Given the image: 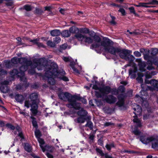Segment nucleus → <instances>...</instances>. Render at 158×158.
I'll use <instances>...</instances> for the list:
<instances>
[{"mask_svg": "<svg viewBox=\"0 0 158 158\" xmlns=\"http://www.w3.org/2000/svg\"><path fill=\"white\" fill-rule=\"evenodd\" d=\"M102 44L104 47L106 51L108 53L115 56L118 54L121 58L129 60L131 63L134 60V56L130 54L131 52V51L114 47L111 45L113 44V42L109 39H106L102 42Z\"/></svg>", "mask_w": 158, "mask_h": 158, "instance_id": "1", "label": "nucleus"}, {"mask_svg": "<svg viewBox=\"0 0 158 158\" xmlns=\"http://www.w3.org/2000/svg\"><path fill=\"white\" fill-rule=\"evenodd\" d=\"M59 98L64 101L67 100L69 102L67 106L70 108H74L76 110H79L80 108L79 103L77 102L78 100H81V99L79 96L77 95L73 96L67 92H60L58 94Z\"/></svg>", "mask_w": 158, "mask_h": 158, "instance_id": "2", "label": "nucleus"}, {"mask_svg": "<svg viewBox=\"0 0 158 158\" xmlns=\"http://www.w3.org/2000/svg\"><path fill=\"white\" fill-rule=\"evenodd\" d=\"M19 60V63L22 65L19 68V71L15 69L10 72V74L13 76L18 75L20 77L21 81L26 82L27 79L24 76V72L27 70L28 65L30 64L31 62L24 57H22Z\"/></svg>", "mask_w": 158, "mask_h": 158, "instance_id": "3", "label": "nucleus"}, {"mask_svg": "<svg viewBox=\"0 0 158 158\" xmlns=\"http://www.w3.org/2000/svg\"><path fill=\"white\" fill-rule=\"evenodd\" d=\"M38 95L36 93H33L30 95L28 98L30 99L26 100L24 102V106L27 108L31 107V111L34 115H36L38 113V105L37 104Z\"/></svg>", "mask_w": 158, "mask_h": 158, "instance_id": "4", "label": "nucleus"}, {"mask_svg": "<svg viewBox=\"0 0 158 158\" xmlns=\"http://www.w3.org/2000/svg\"><path fill=\"white\" fill-rule=\"evenodd\" d=\"M31 61V63L28 65V67L29 66L31 65V69L28 70V72L29 73L32 75L35 73V69L36 68H37L39 70H42L43 69L44 70L46 65H47L46 64V62L40 60H33V63Z\"/></svg>", "mask_w": 158, "mask_h": 158, "instance_id": "5", "label": "nucleus"}, {"mask_svg": "<svg viewBox=\"0 0 158 158\" xmlns=\"http://www.w3.org/2000/svg\"><path fill=\"white\" fill-rule=\"evenodd\" d=\"M51 66V63L50 65H46L44 70V71H45V76L48 78V83L51 85H54L55 83L54 77H57V76L55 75L53 71L54 67H52Z\"/></svg>", "mask_w": 158, "mask_h": 158, "instance_id": "6", "label": "nucleus"}, {"mask_svg": "<svg viewBox=\"0 0 158 158\" xmlns=\"http://www.w3.org/2000/svg\"><path fill=\"white\" fill-rule=\"evenodd\" d=\"M51 66L52 67H54L53 71L55 75L57 76V77L65 81H69L68 78L64 76L65 74V71L63 70H60L59 72L58 71V66L56 63L54 62H52Z\"/></svg>", "mask_w": 158, "mask_h": 158, "instance_id": "7", "label": "nucleus"}, {"mask_svg": "<svg viewBox=\"0 0 158 158\" xmlns=\"http://www.w3.org/2000/svg\"><path fill=\"white\" fill-rule=\"evenodd\" d=\"M106 39H109L107 38H104L103 40L100 42H95L91 46L90 48L92 49L94 48H99L101 46H102L103 48V49L104 50V51L105 52L108 53L106 51L104 47L102 45V42L104 41Z\"/></svg>", "mask_w": 158, "mask_h": 158, "instance_id": "8", "label": "nucleus"}, {"mask_svg": "<svg viewBox=\"0 0 158 158\" xmlns=\"http://www.w3.org/2000/svg\"><path fill=\"white\" fill-rule=\"evenodd\" d=\"M152 87H148V88L151 90H153L156 89H158V81L155 79H152L151 80V84Z\"/></svg>", "mask_w": 158, "mask_h": 158, "instance_id": "9", "label": "nucleus"}, {"mask_svg": "<svg viewBox=\"0 0 158 158\" xmlns=\"http://www.w3.org/2000/svg\"><path fill=\"white\" fill-rule=\"evenodd\" d=\"M91 119L90 116H87V118H85L83 117L79 116V117L75 119L74 121L78 123H82L85 122V120H89Z\"/></svg>", "mask_w": 158, "mask_h": 158, "instance_id": "10", "label": "nucleus"}, {"mask_svg": "<svg viewBox=\"0 0 158 158\" xmlns=\"http://www.w3.org/2000/svg\"><path fill=\"white\" fill-rule=\"evenodd\" d=\"M99 90L102 94H108L111 92V89L110 86H107L100 88Z\"/></svg>", "mask_w": 158, "mask_h": 158, "instance_id": "11", "label": "nucleus"}, {"mask_svg": "<svg viewBox=\"0 0 158 158\" xmlns=\"http://www.w3.org/2000/svg\"><path fill=\"white\" fill-rule=\"evenodd\" d=\"M136 61L138 62V65L139 67L140 70L142 72L145 71L146 70L145 68L146 66L145 62H142L141 59H137Z\"/></svg>", "mask_w": 158, "mask_h": 158, "instance_id": "12", "label": "nucleus"}, {"mask_svg": "<svg viewBox=\"0 0 158 158\" xmlns=\"http://www.w3.org/2000/svg\"><path fill=\"white\" fill-rule=\"evenodd\" d=\"M105 100L109 103H113L116 102V98L112 95H109L106 98Z\"/></svg>", "mask_w": 158, "mask_h": 158, "instance_id": "13", "label": "nucleus"}, {"mask_svg": "<svg viewBox=\"0 0 158 158\" xmlns=\"http://www.w3.org/2000/svg\"><path fill=\"white\" fill-rule=\"evenodd\" d=\"M153 139V137H150L146 138L144 136H141L140 140L143 143L147 144L150 142H152Z\"/></svg>", "mask_w": 158, "mask_h": 158, "instance_id": "14", "label": "nucleus"}, {"mask_svg": "<svg viewBox=\"0 0 158 158\" xmlns=\"http://www.w3.org/2000/svg\"><path fill=\"white\" fill-rule=\"evenodd\" d=\"M15 98L17 102L21 104L23 103L25 99L23 95L19 94H16L15 95Z\"/></svg>", "mask_w": 158, "mask_h": 158, "instance_id": "15", "label": "nucleus"}, {"mask_svg": "<svg viewBox=\"0 0 158 158\" xmlns=\"http://www.w3.org/2000/svg\"><path fill=\"white\" fill-rule=\"evenodd\" d=\"M118 101L117 103V104L120 106H122L124 104V96L123 94H119L118 97Z\"/></svg>", "mask_w": 158, "mask_h": 158, "instance_id": "16", "label": "nucleus"}, {"mask_svg": "<svg viewBox=\"0 0 158 158\" xmlns=\"http://www.w3.org/2000/svg\"><path fill=\"white\" fill-rule=\"evenodd\" d=\"M133 110L135 111L134 113L135 115H139L141 114L142 111V109L139 105H136V108H134Z\"/></svg>", "mask_w": 158, "mask_h": 158, "instance_id": "17", "label": "nucleus"}, {"mask_svg": "<svg viewBox=\"0 0 158 158\" xmlns=\"http://www.w3.org/2000/svg\"><path fill=\"white\" fill-rule=\"evenodd\" d=\"M77 114L79 116L85 118H87L88 116H87V112L82 109H81L80 110L78 111Z\"/></svg>", "mask_w": 158, "mask_h": 158, "instance_id": "18", "label": "nucleus"}, {"mask_svg": "<svg viewBox=\"0 0 158 158\" xmlns=\"http://www.w3.org/2000/svg\"><path fill=\"white\" fill-rule=\"evenodd\" d=\"M60 31L59 30L55 29L51 31L50 32L51 35L53 36H57L60 34Z\"/></svg>", "mask_w": 158, "mask_h": 158, "instance_id": "19", "label": "nucleus"}, {"mask_svg": "<svg viewBox=\"0 0 158 158\" xmlns=\"http://www.w3.org/2000/svg\"><path fill=\"white\" fill-rule=\"evenodd\" d=\"M152 147L153 148L158 149V139L153 138V139L152 142Z\"/></svg>", "mask_w": 158, "mask_h": 158, "instance_id": "20", "label": "nucleus"}, {"mask_svg": "<svg viewBox=\"0 0 158 158\" xmlns=\"http://www.w3.org/2000/svg\"><path fill=\"white\" fill-rule=\"evenodd\" d=\"M37 139L39 142L40 144V148H41L43 152H44L45 151V149L42 146V145L44 144L45 143L44 140L40 138Z\"/></svg>", "mask_w": 158, "mask_h": 158, "instance_id": "21", "label": "nucleus"}, {"mask_svg": "<svg viewBox=\"0 0 158 158\" xmlns=\"http://www.w3.org/2000/svg\"><path fill=\"white\" fill-rule=\"evenodd\" d=\"M0 90L1 92L4 93H6L8 91V87L6 85H1L0 87Z\"/></svg>", "mask_w": 158, "mask_h": 158, "instance_id": "22", "label": "nucleus"}, {"mask_svg": "<svg viewBox=\"0 0 158 158\" xmlns=\"http://www.w3.org/2000/svg\"><path fill=\"white\" fill-rule=\"evenodd\" d=\"M83 40H84V41L85 43L90 44L93 42V39L90 37H87L85 35Z\"/></svg>", "mask_w": 158, "mask_h": 158, "instance_id": "23", "label": "nucleus"}, {"mask_svg": "<svg viewBox=\"0 0 158 158\" xmlns=\"http://www.w3.org/2000/svg\"><path fill=\"white\" fill-rule=\"evenodd\" d=\"M85 35H82L81 33H78L75 35V37L79 40L82 41L84 40Z\"/></svg>", "mask_w": 158, "mask_h": 158, "instance_id": "24", "label": "nucleus"}, {"mask_svg": "<svg viewBox=\"0 0 158 158\" xmlns=\"http://www.w3.org/2000/svg\"><path fill=\"white\" fill-rule=\"evenodd\" d=\"M61 34L64 37H68L70 36V34L68 30H65L62 31Z\"/></svg>", "mask_w": 158, "mask_h": 158, "instance_id": "25", "label": "nucleus"}, {"mask_svg": "<svg viewBox=\"0 0 158 158\" xmlns=\"http://www.w3.org/2000/svg\"><path fill=\"white\" fill-rule=\"evenodd\" d=\"M85 126V127H88L90 130H92L93 127V123L91 121H88Z\"/></svg>", "mask_w": 158, "mask_h": 158, "instance_id": "26", "label": "nucleus"}, {"mask_svg": "<svg viewBox=\"0 0 158 158\" xmlns=\"http://www.w3.org/2000/svg\"><path fill=\"white\" fill-rule=\"evenodd\" d=\"M47 44L48 46L52 48H54L56 46V44L53 41L52 42V40H49L48 41L47 43Z\"/></svg>", "mask_w": 158, "mask_h": 158, "instance_id": "27", "label": "nucleus"}, {"mask_svg": "<svg viewBox=\"0 0 158 158\" xmlns=\"http://www.w3.org/2000/svg\"><path fill=\"white\" fill-rule=\"evenodd\" d=\"M24 149L28 152H30L31 151V148L30 145L27 143L25 144Z\"/></svg>", "mask_w": 158, "mask_h": 158, "instance_id": "28", "label": "nucleus"}, {"mask_svg": "<svg viewBox=\"0 0 158 158\" xmlns=\"http://www.w3.org/2000/svg\"><path fill=\"white\" fill-rule=\"evenodd\" d=\"M44 148L45 150L51 152H53L54 150V148L51 146H46Z\"/></svg>", "mask_w": 158, "mask_h": 158, "instance_id": "29", "label": "nucleus"}, {"mask_svg": "<svg viewBox=\"0 0 158 158\" xmlns=\"http://www.w3.org/2000/svg\"><path fill=\"white\" fill-rule=\"evenodd\" d=\"M21 58H19L17 57L13 58L11 60V62L13 64H16L18 61L19 62V60Z\"/></svg>", "mask_w": 158, "mask_h": 158, "instance_id": "30", "label": "nucleus"}, {"mask_svg": "<svg viewBox=\"0 0 158 158\" xmlns=\"http://www.w3.org/2000/svg\"><path fill=\"white\" fill-rule=\"evenodd\" d=\"M158 53V49L156 48L152 49L151 54L153 56L156 55Z\"/></svg>", "mask_w": 158, "mask_h": 158, "instance_id": "31", "label": "nucleus"}, {"mask_svg": "<svg viewBox=\"0 0 158 158\" xmlns=\"http://www.w3.org/2000/svg\"><path fill=\"white\" fill-rule=\"evenodd\" d=\"M147 53L146 54L143 53L144 58L146 60H148L150 59V56L149 55V51H147Z\"/></svg>", "mask_w": 158, "mask_h": 158, "instance_id": "32", "label": "nucleus"}, {"mask_svg": "<svg viewBox=\"0 0 158 158\" xmlns=\"http://www.w3.org/2000/svg\"><path fill=\"white\" fill-rule=\"evenodd\" d=\"M31 118L32 119H33V120L32 121V124L33 126L36 128H37L38 127V125L37 124V122L35 120V118L33 117H31Z\"/></svg>", "mask_w": 158, "mask_h": 158, "instance_id": "33", "label": "nucleus"}, {"mask_svg": "<svg viewBox=\"0 0 158 158\" xmlns=\"http://www.w3.org/2000/svg\"><path fill=\"white\" fill-rule=\"evenodd\" d=\"M118 93L120 92L121 93H123L125 92V89L123 86L120 85L118 88Z\"/></svg>", "mask_w": 158, "mask_h": 158, "instance_id": "34", "label": "nucleus"}, {"mask_svg": "<svg viewBox=\"0 0 158 158\" xmlns=\"http://www.w3.org/2000/svg\"><path fill=\"white\" fill-rule=\"evenodd\" d=\"M6 126L8 128L12 130H14L15 129V127L13 125L10 123H7L6 124Z\"/></svg>", "mask_w": 158, "mask_h": 158, "instance_id": "35", "label": "nucleus"}, {"mask_svg": "<svg viewBox=\"0 0 158 158\" xmlns=\"http://www.w3.org/2000/svg\"><path fill=\"white\" fill-rule=\"evenodd\" d=\"M67 46V44L66 43H65L62 45H60V51L61 50L65 49L66 48Z\"/></svg>", "mask_w": 158, "mask_h": 158, "instance_id": "36", "label": "nucleus"}, {"mask_svg": "<svg viewBox=\"0 0 158 158\" xmlns=\"http://www.w3.org/2000/svg\"><path fill=\"white\" fill-rule=\"evenodd\" d=\"M35 135L37 139L40 138L41 136V133L39 130H36L35 131Z\"/></svg>", "mask_w": 158, "mask_h": 158, "instance_id": "37", "label": "nucleus"}, {"mask_svg": "<svg viewBox=\"0 0 158 158\" xmlns=\"http://www.w3.org/2000/svg\"><path fill=\"white\" fill-rule=\"evenodd\" d=\"M111 92L113 94L117 95L118 94V89H111Z\"/></svg>", "mask_w": 158, "mask_h": 158, "instance_id": "38", "label": "nucleus"}, {"mask_svg": "<svg viewBox=\"0 0 158 158\" xmlns=\"http://www.w3.org/2000/svg\"><path fill=\"white\" fill-rule=\"evenodd\" d=\"M147 5H149L148 3H140L141 6L145 7H154L153 6H147Z\"/></svg>", "mask_w": 158, "mask_h": 158, "instance_id": "39", "label": "nucleus"}, {"mask_svg": "<svg viewBox=\"0 0 158 158\" xmlns=\"http://www.w3.org/2000/svg\"><path fill=\"white\" fill-rule=\"evenodd\" d=\"M80 31L81 32L87 34L89 32V30L86 28H81L80 29Z\"/></svg>", "mask_w": 158, "mask_h": 158, "instance_id": "40", "label": "nucleus"}, {"mask_svg": "<svg viewBox=\"0 0 158 158\" xmlns=\"http://www.w3.org/2000/svg\"><path fill=\"white\" fill-rule=\"evenodd\" d=\"M60 38L58 37H56L53 39V41L56 44H57L60 42Z\"/></svg>", "mask_w": 158, "mask_h": 158, "instance_id": "41", "label": "nucleus"}, {"mask_svg": "<svg viewBox=\"0 0 158 158\" xmlns=\"http://www.w3.org/2000/svg\"><path fill=\"white\" fill-rule=\"evenodd\" d=\"M7 74V72L6 71L2 69H0V76L6 75Z\"/></svg>", "mask_w": 158, "mask_h": 158, "instance_id": "42", "label": "nucleus"}, {"mask_svg": "<svg viewBox=\"0 0 158 158\" xmlns=\"http://www.w3.org/2000/svg\"><path fill=\"white\" fill-rule=\"evenodd\" d=\"M93 38L95 42H101V39L98 36L95 35Z\"/></svg>", "mask_w": 158, "mask_h": 158, "instance_id": "43", "label": "nucleus"}, {"mask_svg": "<svg viewBox=\"0 0 158 158\" xmlns=\"http://www.w3.org/2000/svg\"><path fill=\"white\" fill-rule=\"evenodd\" d=\"M133 133L136 135H139L140 134L141 132L136 127H135L133 131Z\"/></svg>", "mask_w": 158, "mask_h": 158, "instance_id": "44", "label": "nucleus"}, {"mask_svg": "<svg viewBox=\"0 0 158 158\" xmlns=\"http://www.w3.org/2000/svg\"><path fill=\"white\" fill-rule=\"evenodd\" d=\"M24 8L27 11H31L32 10L31 6L29 5H25L24 6Z\"/></svg>", "mask_w": 158, "mask_h": 158, "instance_id": "45", "label": "nucleus"}, {"mask_svg": "<svg viewBox=\"0 0 158 158\" xmlns=\"http://www.w3.org/2000/svg\"><path fill=\"white\" fill-rule=\"evenodd\" d=\"M96 151L97 152L99 153L102 156H104V153L100 149L98 148H97L96 149Z\"/></svg>", "mask_w": 158, "mask_h": 158, "instance_id": "46", "label": "nucleus"}, {"mask_svg": "<svg viewBox=\"0 0 158 158\" xmlns=\"http://www.w3.org/2000/svg\"><path fill=\"white\" fill-rule=\"evenodd\" d=\"M129 9L130 10L131 13L134 14L135 16H136L137 14L135 13V10L134 8L133 7H131L129 8Z\"/></svg>", "mask_w": 158, "mask_h": 158, "instance_id": "47", "label": "nucleus"}, {"mask_svg": "<svg viewBox=\"0 0 158 158\" xmlns=\"http://www.w3.org/2000/svg\"><path fill=\"white\" fill-rule=\"evenodd\" d=\"M9 81H2L0 83L1 85H6L9 84Z\"/></svg>", "mask_w": 158, "mask_h": 158, "instance_id": "48", "label": "nucleus"}, {"mask_svg": "<svg viewBox=\"0 0 158 158\" xmlns=\"http://www.w3.org/2000/svg\"><path fill=\"white\" fill-rule=\"evenodd\" d=\"M148 4L158 5V1L157 0H152L151 2H148Z\"/></svg>", "mask_w": 158, "mask_h": 158, "instance_id": "49", "label": "nucleus"}, {"mask_svg": "<svg viewBox=\"0 0 158 158\" xmlns=\"http://www.w3.org/2000/svg\"><path fill=\"white\" fill-rule=\"evenodd\" d=\"M89 35L92 37H94L96 35L95 33L92 31H89V32L88 33Z\"/></svg>", "mask_w": 158, "mask_h": 158, "instance_id": "50", "label": "nucleus"}, {"mask_svg": "<svg viewBox=\"0 0 158 158\" xmlns=\"http://www.w3.org/2000/svg\"><path fill=\"white\" fill-rule=\"evenodd\" d=\"M118 11L120 12L123 15H126L125 11L124 9L123 8H120L118 10Z\"/></svg>", "mask_w": 158, "mask_h": 158, "instance_id": "51", "label": "nucleus"}, {"mask_svg": "<svg viewBox=\"0 0 158 158\" xmlns=\"http://www.w3.org/2000/svg\"><path fill=\"white\" fill-rule=\"evenodd\" d=\"M39 40V39H36L33 40H30V41L31 42H32L34 44H36L37 45L38 43V41Z\"/></svg>", "mask_w": 158, "mask_h": 158, "instance_id": "52", "label": "nucleus"}, {"mask_svg": "<svg viewBox=\"0 0 158 158\" xmlns=\"http://www.w3.org/2000/svg\"><path fill=\"white\" fill-rule=\"evenodd\" d=\"M16 39L18 41L17 44L18 45H20L23 44V43L21 42V39L20 37H18Z\"/></svg>", "mask_w": 158, "mask_h": 158, "instance_id": "53", "label": "nucleus"}, {"mask_svg": "<svg viewBox=\"0 0 158 158\" xmlns=\"http://www.w3.org/2000/svg\"><path fill=\"white\" fill-rule=\"evenodd\" d=\"M133 117L134 118L133 119V121L134 123H137L140 121V120L137 118V115H135V116H134Z\"/></svg>", "mask_w": 158, "mask_h": 158, "instance_id": "54", "label": "nucleus"}, {"mask_svg": "<svg viewBox=\"0 0 158 158\" xmlns=\"http://www.w3.org/2000/svg\"><path fill=\"white\" fill-rule=\"evenodd\" d=\"M134 54L135 56L137 57H139L141 56V53L138 51H135L134 52Z\"/></svg>", "mask_w": 158, "mask_h": 158, "instance_id": "55", "label": "nucleus"}, {"mask_svg": "<svg viewBox=\"0 0 158 158\" xmlns=\"http://www.w3.org/2000/svg\"><path fill=\"white\" fill-rule=\"evenodd\" d=\"M114 124L111 122H106L105 123L104 126L106 127L109 126L111 125H114Z\"/></svg>", "mask_w": 158, "mask_h": 158, "instance_id": "56", "label": "nucleus"}, {"mask_svg": "<svg viewBox=\"0 0 158 158\" xmlns=\"http://www.w3.org/2000/svg\"><path fill=\"white\" fill-rule=\"evenodd\" d=\"M98 144L100 145L101 146L102 145L103 143H102V138H100L98 140Z\"/></svg>", "mask_w": 158, "mask_h": 158, "instance_id": "57", "label": "nucleus"}, {"mask_svg": "<svg viewBox=\"0 0 158 158\" xmlns=\"http://www.w3.org/2000/svg\"><path fill=\"white\" fill-rule=\"evenodd\" d=\"M136 80L138 82L140 83H142L143 82V79L142 78L140 77H138L136 78Z\"/></svg>", "mask_w": 158, "mask_h": 158, "instance_id": "58", "label": "nucleus"}, {"mask_svg": "<svg viewBox=\"0 0 158 158\" xmlns=\"http://www.w3.org/2000/svg\"><path fill=\"white\" fill-rule=\"evenodd\" d=\"M95 95L96 97L98 98H101L102 97V95L98 91H95Z\"/></svg>", "mask_w": 158, "mask_h": 158, "instance_id": "59", "label": "nucleus"}, {"mask_svg": "<svg viewBox=\"0 0 158 158\" xmlns=\"http://www.w3.org/2000/svg\"><path fill=\"white\" fill-rule=\"evenodd\" d=\"M148 72H147L146 73V74L145 75L146 78V79L150 78L152 77V76L151 75V74L149 73H148Z\"/></svg>", "mask_w": 158, "mask_h": 158, "instance_id": "60", "label": "nucleus"}, {"mask_svg": "<svg viewBox=\"0 0 158 158\" xmlns=\"http://www.w3.org/2000/svg\"><path fill=\"white\" fill-rule=\"evenodd\" d=\"M63 59L65 62L69 61L70 60L69 58L68 57H63Z\"/></svg>", "mask_w": 158, "mask_h": 158, "instance_id": "61", "label": "nucleus"}, {"mask_svg": "<svg viewBox=\"0 0 158 158\" xmlns=\"http://www.w3.org/2000/svg\"><path fill=\"white\" fill-rule=\"evenodd\" d=\"M69 31L70 34L71 33H73L75 32V29L73 27H71L69 29Z\"/></svg>", "mask_w": 158, "mask_h": 158, "instance_id": "62", "label": "nucleus"}, {"mask_svg": "<svg viewBox=\"0 0 158 158\" xmlns=\"http://www.w3.org/2000/svg\"><path fill=\"white\" fill-rule=\"evenodd\" d=\"M147 69L150 70L153 69H154V68L152 66H148L147 67Z\"/></svg>", "mask_w": 158, "mask_h": 158, "instance_id": "63", "label": "nucleus"}, {"mask_svg": "<svg viewBox=\"0 0 158 158\" xmlns=\"http://www.w3.org/2000/svg\"><path fill=\"white\" fill-rule=\"evenodd\" d=\"M46 155L48 158H53V156L48 153H47L46 154Z\"/></svg>", "mask_w": 158, "mask_h": 158, "instance_id": "64", "label": "nucleus"}]
</instances>
